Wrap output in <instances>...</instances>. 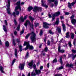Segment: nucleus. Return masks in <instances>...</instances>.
Here are the masks:
<instances>
[{
	"label": "nucleus",
	"mask_w": 76,
	"mask_h": 76,
	"mask_svg": "<svg viewBox=\"0 0 76 76\" xmlns=\"http://www.w3.org/2000/svg\"><path fill=\"white\" fill-rule=\"evenodd\" d=\"M30 35H31V36L30 37V39L31 41L32 42H34L36 41V34L34 33V31H32V32L28 34L27 35L26 37V39H28V37L30 36Z\"/></svg>",
	"instance_id": "f257e3e1"
},
{
	"label": "nucleus",
	"mask_w": 76,
	"mask_h": 76,
	"mask_svg": "<svg viewBox=\"0 0 76 76\" xmlns=\"http://www.w3.org/2000/svg\"><path fill=\"white\" fill-rule=\"evenodd\" d=\"M26 48L24 49V50H27L28 48L31 50L34 49V47L32 46H30L29 45V41H28V42H24L23 45L26 46Z\"/></svg>",
	"instance_id": "f03ea898"
},
{
	"label": "nucleus",
	"mask_w": 76,
	"mask_h": 76,
	"mask_svg": "<svg viewBox=\"0 0 76 76\" xmlns=\"http://www.w3.org/2000/svg\"><path fill=\"white\" fill-rule=\"evenodd\" d=\"M28 25H30V28L31 31H34V24H31V22L29 21V20H26V22L24 24V25L27 28V26Z\"/></svg>",
	"instance_id": "7ed1b4c3"
},
{
	"label": "nucleus",
	"mask_w": 76,
	"mask_h": 76,
	"mask_svg": "<svg viewBox=\"0 0 76 76\" xmlns=\"http://www.w3.org/2000/svg\"><path fill=\"white\" fill-rule=\"evenodd\" d=\"M17 5V7L15 8V13L16 15H19V11H16L18 10V9H19V1L17 2L16 4Z\"/></svg>",
	"instance_id": "20e7f679"
},
{
	"label": "nucleus",
	"mask_w": 76,
	"mask_h": 76,
	"mask_svg": "<svg viewBox=\"0 0 76 76\" xmlns=\"http://www.w3.org/2000/svg\"><path fill=\"white\" fill-rule=\"evenodd\" d=\"M33 10L34 12H37V11L38 12L40 11L41 12L42 10V8L40 7H37L35 6L34 7V8L33 9Z\"/></svg>",
	"instance_id": "39448f33"
},
{
	"label": "nucleus",
	"mask_w": 76,
	"mask_h": 76,
	"mask_svg": "<svg viewBox=\"0 0 76 76\" xmlns=\"http://www.w3.org/2000/svg\"><path fill=\"white\" fill-rule=\"evenodd\" d=\"M10 0H8V4L7 5V12L8 14L9 15H10Z\"/></svg>",
	"instance_id": "423d86ee"
},
{
	"label": "nucleus",
	"mask_w": 76,
	"mask_h": 76,
	"mask_svg": "<svg viewBox=\"0 0 76 76\" xmlns=\"http://www.w3.org/2000/svg\"><path fill=\"white\" fill-rule=\"evenodd\" d=\"M43 26L44 28H45V29H48L49 28V26H48L50 24L46 22H43Z\"/></svg>",
	"instance_id": "0eeeda50"
},
{
	"label": "nucleus",
	"mask_w": 76,
	"mask_h": 76,
	"mask_svg": "<svg viewBox=\"0 0 76 76\" xmlns=\"http://www.w3.org/2000/svg\"><path fill=\"white\" fill-rule=\"evenodd\" d=\"M76 0H75V2H73L71 3L70 2H68V6L69 9H72V6H73L75 5V4L76 3Z\"/></svg>",
	"instance_id": "6e6552de"
},
{
	"label": "nucleus",
	"mask_w": 76,
	"mask_h": 76,
	"mask_svg": "<svg viewBox=\"0 0 76 76\" xmlns=\"http://www.w3.org/2000/svg\"><path fill=\"white\" fill-rule=\"evenodd\" d=\"M27 17V15L25 16L24 17V18L23 16H21L20 18V22H24V20H26Z\"/></svg>",
	"instance_id": "1a4fd4ad"
},
{
	"label": "nucleus",
	"mask_w": 76,
	"mask_h": 76,
	"mask_svg": "<svg viewBox=\"0 0 76 76\" xmlns=\"http://www.w3.org/2000/svg\"><path fill=\"white\" fill-rule=\"evenodd\" d=\"M56 28V31H57L59 34H61V26H57Z\"/></svg>",
	"instance_id": "9d476101"
},
{
	"label": "nucleus",
	"mask_w": 76,
	"mask_h": 76,
	"mask_svg": "<svg viewBox=\"0 0 76 76\" xmlns=\"http://www.w3.org/2000/svg\"><path fill=\"white\" fill-rule=\"evenodd\" d=\"M61 47L60 46V45H59L58 47V52L59 53H64L65 50H61Z\"/></svg>",
	"instance_id": "9b49d317"
},
{
	"label": "nucleus",
	"mask_w": 76,
	"mask_h": 76,
	"mask_svg": "<svg viewBox=\"0 0 76 76\" xmlns=\"http://www.w3.org/2000/svg\"><path fill=\"white\" fill-rule=\"evenodd\" d=\"M61 22L62 23V26L63 28V31H64V32H65L66 31V27L65 24H64L63 23V21H61Z\"/></svg>",
	"instance_id": "f8f14e48"
},
{
	"label": "nucleus",
	"mask_w": 76,
	"mask_h": 76,
	"mask_svg": "<svg viewBox=\"0 0 76 76\" xmlns=\"http://www.w3.org/2000/svg\"><path fill=\"white\" fill-rule=\"evenodd\" d=\"M34 72H35L36 73V75H39V74L41 73V71L39 69L37 70L36 69L35 70Z\"/></svg>",
	"instance_id": "ddd939ff"
},
{
	"label": "nucleus",
	"mask_w": 76,
	"mask_h": 76,
	"mask_svg": "<svg viewBox=\"0 0 76 76\" xmlns=\"http://www.w3.org/2000/svg\"><path fill=\"white\" fill-rule=\"evenodd\" d=\"M66 67H71V68H73V64L72 63L69 64V63L67 64L66 65Z\"/></svg>",
	"instance_id": "4468645a"
},
{
	"label": "nucleus",
	"mask_w": 76,
	"mask_h": 76,
	"mask_svg": "<svg viewBox=\"0 0 76 76\" xmlns=\"http://www.w3.org/2000/svg\"><path fill=\"white\" fill-rule=\"evenodd\" d=\"M24 64H20V70H22L24 69Z\"/></svg>",
	"instance_id": "2eb2a0df"
},
{
	"label": "nucleus",
	"mask_w": 76,
	"mask_h": 76,
	"mask_svg": "<svg viewBox=\"0 0 76 76\" xmlns=\"http://www.w3.org/2000/svg\"><path fill=\"white\" fill-rule=\"evenodd\" d=\"M71 21L73 25H75L76 23V20L75 18H73L71 20Z\"/></svg>",
	"instance_id": "dca6fc26"
},
{
	"label": "nucleus",
	"mask_w": 76,
	"mask_h": 76,
	"mask_svg": "<svg viewBox=\"0 0 76 76\" xmlns=\"http://www.w3.org/2000/svg\"><path fill=\"white\" fill-rule=\"evenodd\" d=\"M33 9V7L32 6H30L28 8V11L31 12V10H32Z\"/></svg>",
	"instance_id": "f3484780"
},
{
	"label": "nucleus",
	"mask_w": 76,
	"mask_h": 76,
	"mask_svg": "<svg viewBox=\"0 0 76 76\" xmlns=\"http://www.w3.org/2000/svg\"><path fill=\"white\" fill-rule=\"evenodd\" d=\"M59 23V18H57L56 19V22L55 23V25H58Z\"/></svg>",
	"instance_id": "a211bd4d"
},
{
	"label": "nucleus",
	"mask_w": 76,
	"mask_h": 76,
	"mask_svg": "<svg viewBox=\"0 0 76 76\" xmlns=\"http://www.w3.org/2000/svg\"><path fill=\"white\" fill-rule=\"evenodd\" d=\"M24 4H25V2H21V4H20V2L19 3V5H20H20H23ZM21 8H20V6H19V11H21Z\"/></svg>",
	"instance_id": "6ab92c4d"
},
{
	"label": "nucleus",
	"mask_w": 76,
	"mask_h": 76,
	"mask_svg": "<svg viewBox=\"0 0 76 76\" xmlns=\"http://www.w3.org/2000/svg\"><path fill=\"white\" fill-rule=\"evenodd\" d=\"M37 75V74L36 73L34 72V70L31 72V76H36Z\"/></svg>",
	"instance_id": "aec40b11"
},
{
	"label": "nucleus",
	"mask_w": 76,
	"mask_h": 76,
	"mask_svg": "<svg viewBox=\"0 0 76 76\" xmlns=\"http://www.w3.org/2000/svg\"><path fill=\"white\" fill-rule=\"evenodd\" d=\"M66 37L67 38H70V36L69 35V32L66 33Z\"/></svg>",
	"instance_id": "412c9836"
},
{
	"label": "nucleus",
	"mask_w": 76,
	"mask_h": 76,
	"mask_svg": "<svg viewBox=\"0 0 76 76\" xmlns=\"http://www.w3.org/2000/svg\"><path fill=\"white\" fill-rule=\"evenodd\" d=\"M3 66H1L0 67V70L1 71V72L2 73H4V71H3Z\"/></svg>",
	"instance_id": "4be33fe9"
},
{
	"label": "nucleus",
	"mask_w": 76,
	"mask_h": 76,
	"mask_svg": "<svg viewBox=\"0 0 76 76\" xmlns=\"http://www.w3.org/2000/svg\"><path fill=\"white\" fill-rule=\"evenodd\" d=\"M71 38H72V39H74V37H75V34H74V33H71Z\"/></svg>",
	"instance_id": "5701e85b"
},
{
	"label": "nucleus",
	"mask_w": 76,
	"mask_h": 76,
	"mask_svg": "<svg viewBox=\"0 0 76 76\" xmlns=\"http://www.w3.org/2000/svg\"><path fill=\"white\" fill-rule=\"evenodd\" d=\"M59 60L61 64H63V59H62V57L61 56L60 57Z\"/></svg>",
	"instance_id": "b1692460"
},
{
	"label": "nucleus",
	"mask_w": 76,
	"mask_h": 76,
	"mask_svg": "<svg viewBox=\"0 0 76 76\" xmlns=\"http://www.w3.org/2000/svg\"><path fill=\"white\" fill-rule=\"evenodd\" d=\"M60 11H59L58 12L55 13V14L56 15V16H58V15H60Z\"/></svg>",
	"instance_id": "393cba45"
},
{
	"label": "nucleus",
	"mask_w": 76,
	"mask_h": 76,
	"mask_svg": "<svg viewBox=\"0 0 76 76\" xmlns=\"http://www.w3.org/2000/svg\"><path fill=\"white\" fill-rule=\"evenodd\" d=\"M28 18L29 19H30L31 20V21H33V20H35V18H32V16H29L28 17Z\"/></svg>",
	"instance_id": "a878e982"
},
{
	"label": "nucleus",
	"mask_w": 76,
	"mask_h": 76,
	"mask_svg": "<svg viewBox=\"0 0 76 76\" xmlns=\"http://www.w3.org/2000/svg\"><path fill=\"white\" fill-rule=\"evenodd\" d=\"M32 63H29L28 64V66H29L30 69H32Z\"/></svg>",
	"instance_id": "bb28decb"
},
{
	"label": "nucleus",
	"mask_w": 76,
	"mask_h": 76,
	"mask_svg": "<svg viewBox=\"0 0 76 76\" xmlns=\"http://www.w3.org/2000/svg\"><path fill=\"white\" fill-rule=\"evenodd\" d=\"M54 4H55V6H57L58 4V1H57V0H55L54 2Z\"/></svg>",
	"instance_id": "cd10ccee"
},
{
	"label": "nucleus",
	"mask_w": 76,
	"mask_h": 76,
	"mask_svg": "<svg viewBox=\"0 0 76 76\" xmlns=\"http://www.w3.org/2000/svg\"><path fill=\"white\" fill-rule=\"evenodd\" d=\"M3 30H4L5 32H7V29H6V26L4 25H3Z\"/></svg>",
	"instance_id": "c85d7f7f"
},
{
	"label": "nucleus",
	"mask_w": 76,
	"mask_h": 76,
	"mask_svg": "<svg viewBox=\"0 0 76 76\" xmlns=\"http://www.w3.org/2000/svg\"><path fill=\"white\" fill-rule=\"evenodd\" d=\"M19 50L20 51V52H21V51H22L23 50L22 46V45H19Z\"/></svg>",
	"instance_id": "c756f323"
},
{
	"label": "nucleus",
	"mask_w": 76,
	"mask_h": 76,
	"mask_svg": "<svg viewBox=\"0 0 76 76\" xmlns=\"http://www.w3.org/2000/svg\"><path fill=\"white\" fill-rule=\"evenodd\" d=\"M5 45L6 47H9V42L7 41L5 42Z\"/></svg>",
	"instance_id": "7c9ffc66"
},
{
	"label": "nucleus",
	"mask_w": 76,
	"mask_h": 76,
	"mask_svg": "<svg viewBox=\"0 0 76 76\" xmlns=\"http://www.w3.org/2000/svg\"><path fill=\"white\" fill-rule=\"evenodd\" d=\"M29 57V52H27L26 53V56H25V57L27 58H28V57Z\"/></svg>",
	"instance_id": "2f4dec72"
},
{
	"label": "nucleus",
	"mask_w": 76,
	"mask_h": 76,
	"mask_svg": "<svg viewBox=\"0 0 76 76\" xmlns=\"http://www.w3.org/2000/svg\"><path fill=\"white\" fill-rule=\"evenodd\" d=\"M34 24H35V25H34L35 28H37V27L38 26H39V24L38 23H34Z\"/></svg>",
	"instance_id": "473e14b6"
},
{
	"label": "nucleus",
	"mask_w": 76,
	"mask_h": 76,
	"mask_svg": "<svg viewBox=\"0 0 76 76\" xmlns=\"http://www.w3.org/2000/svg\"><path fill=\"white\" fill-rule=\"evenodd\" d=\"M17 50L15 49V56L16 57H17V56H18V53H17Z\"/></svg>",
	"instance_id": "72a5a7b5"
},
{
	"label": "nucleus",
	"mask_w": 76,
	"mask_h": 76,
	"mask_svg": "<svg viewBox=\"0 0 76 76\" xmlns=\"http://www.w3.org/2000/svg\"><path fill=\"white\" fill-rule=\"evenodd\" d=\"M42 34H43V31H42V30H41L39 34L40 36H42Z\"/></svg>",
	"instance_id": "f704fd0d"
},
{
	"label": "nucleus",
	"mask_w": 76,
	"mask_h": 76,
	"mask_svg": "<svg viewBox=\"0 0 76 76\" xmlns=\"http://www.w3.org/2000/svg\"><path fill=\"white\" fill-rule=\"evenodd\" d=\"M57 60L56 58H55L53 60V63H56L57 62Z\"/></svg>",
	"instance_id": "c9c22d12"
},
{
	"label": "nucleus",
	"mask_w": 76,
	"mask_h": 76,
	"mask_svg": "<svg viewBox=\"0 0 76 76\" xmlns=\"http://www.w3.org/2000/svg\"><path fill=\"white\" fill-rule=\"evenodd\" d=\"M15 61H16V59H14L12 62V66H13V64H14V63L15 62Z\"/></svg>",
	"instance_id": "e433bc0d"
},
{
	"label": "nucleus",
	"mask_w": 76,
	"mask_h": 76,
	"mask_svg": "<svg viewBox=\"0 0 76 76\" xmlns=\"http://www.w3.org/2000/svg\"><path fill=\"white\" fill-rule=\"evenodd\" d=\"M68 45L70 47H72V43H71V42L69 41L68 42Z\"/></svg>",
	"instance_id": "4c0bfd02"
},
{
	"label": "nucleus",
	"mask_w": 76,
	"mask_h": 76,
	"mask_svg": "<svg viewBox=\"0 0 76 76\" xmlns=\"http://www.w3.org/2000/svg\"><path fill=\"white\" fill-rule=\"evenodd\" d=\"M64 68V67H63V66H61L59 67V69H58L59 70H61V69H63Z\"/></svg>",
	"instance_id": "58836bf2"
},
{
	"label": "nucleus",
	"mask_w": 76,
	"mask_h": 76,
	"mask_svg": "<svg viewBox=\"0 0 76 76\" xmlns=\"http://www.w3.org/2000/svg\"><path fill=\"white\" fill-rule=\"evenodd\" d=\"M48 48L46 47L45 48V52H47L48 51Z\"/></svg>",
	"instance_id": "ea45409f"
},
{
	"label": "nucleus",
	"mask_w": 76,
	"mask_h": 76,
	"mask_svg": "<svg viewBox=\"0 0 76 76\" xmlns=\"http://www.w3.org/2000/svg\"><path fill=\"white\" fill-rule=\"evenodd\" d=\"M25 31V30L24 29H23V30L21 31L20 32V35H22V34H23L24 33V32Z\"/></svg>",
	"instance_id": "a19ab883"
},
{
	"label": "nucleus",
	"mask_w": 76,
	"mask_h": 76,
	"mask_svg": "<svg viewBox=\"0 0 76 76\" xmlns=\"http://www.w3.org/2000/svg\"><path fill=\"white\" fill-rule=\"evenodd\" d=\"M49 32L50 34H51V35L54 34V33L51 30L49 31Z\"/></svg>",
	"instance_id": "79ce46f5"
},
{
	"label": "nucleus",
	"mask_w": 76,
	"mask_h": 76,
	"mask_svg": "<svg viewBox=\"0 0 76 76\" xmlns=\"http://www.w3.org/2000/svg\"><path fill=\"white\" fill-rule=\"evenodd\" d=\"M73 45L74 46H76V39H74V40L73 42Z\"/></svg>",
	"instance_id": "37998d69"
},
{
	"label": "nucleus",
	"mask_w": 76,
	"mask_h": 76,
	"mask_svg": "<svg viewBox=\"0 0 76 76\" xmlns=\"http://www.w3.org/2000/svg\"><path fill=\"white\" fill-rule=\"evenodd\" d=\"M75 18V15H72V16H71L69 18L70 19H73V18Z\"/></svg>",
	"instance_id": "c03bdc74"
},
{
	"label": "nucleus",
	"mask_w": 76,
	"mask_h": 76,
	"mask_svg": "<svg viewBox=\"0 0 76 76\" xmlns=\"http://www.w3.org/2000/svg\"><path fill=\"white\" fill-rule=\"evenodd\" d=\"M72 51L73 53H76V50L72 49Z\"/></svg>",
	"instance_id": "a18cd8bd"
},
{
	"label": "nucleus",
	"mask_w": 76,
	"mask_h": 76,
	"mask_svg": "<svg viewBox=\"0 0 76 76\" xmlns=\"http://www.w3.org/2000/svg\"><path fill=\"white\" fill-rule=\"evenodd\" d=\"M55 1V0H48V1L49 2H54Z\"/></svg>",
	"instance_id": "49530a36"
},
{
	"label": "nucleus",
	"mask_w": 76,
	"mask_h": 76,
	"mask_svg": "<svg viewBox=\"0 0 76 76\" xmlns=\"http://www.w3.org/2000/svg\"><path fill=\"white\" fill-rule=\"evenodd\" d=\"M33 67L34 69H36V67H37V65H35V64L33 65Z\"/></svg>",
	"instance_id": "de8ad7c7"
},
{
	"label": "nucleus",
	"mask_w": 76,
	"mask_h": 76,
	"mask_svg": "<svg viewBox=\"0 0 76 76\" xmlns=\"http://www.w3.org/2000/svg\"><path fill=\"white\" fill-rule=\"evenodd\" d=\"M12 15H13L14 17H16V15L15 14V12H13Z\"/></svg>",
	"instance_id": "09e8293b"
},
{
	"label": "nucleus",
	"mask_w": 76,
	"mask_h": 76,
	"mask_svg": "<svg viewBox=\"0 0 76 76\" xmlns=\"http://www.w3.org/2000/svg\"><path fill=\"white\" fill-rule=\"evenodd\" d=\"M14 23L15 24V25H17V24L18 23H17V22H16L15 19H14Z\"/></svg>",
	"instance_id": "8fccbe9b"
},
{
	"label": "nucleus",
	"mask_w": 76,
	"mask_h": 76,
	"mask_svg": "<svg viewBox=\"0 0 76 76\" xmlns=\"http://www.w3.org/2000/svg\"><path fill=\"white\" fill-rule=\"evenodd\" d=\"M65 41V40H63V38H62L60 40V42H64Z\"/></svg>",
	"instance_id": "3c124183"
},
{
	"label": "nucleus",
	"mask_w": 76,
	"mask_h": 76,
	"mask_svg": "<svg viewBox=\"0 0 76 76\" xmlns=\"http://www.w3.org/2000/svg\"><path fill=\"white\" fill-rule=\"evenodd\" d=\"M76 57V54L75 55H74L72 57V59L73 60H74V59H75V58Z\"/></svg>",
	"instance_id": "603ef678"
},
{
	"label": "nucleus",
	"mask_w": 76,
	"mask_h": 76,
	"mask_svg": "<svg viewBox=\"0 0 76 76\" xmlns=\"http://www.w3.org/2000/svg\"><path fill=\"white\" fill-rule=\"evenodd\" d=\"M50 41L48 40V42H47V44L48 45H50Z\"/></svg>",
	"instance_id": "864d4df0"
},
{
	"label": "nucleus",
	"mask_w": 76,
	"mask_h": 76,
	"mask_svg": "<svg viewBox=\"0 0 76 76\" xmlns=\"http://www.w3.org/2000/svg\"><path fill=\"white\" fill-rule=\"evenodd\" d=\"M4 23L6 25H7V20H4Z\"/></svg>",
	"instance_id": "5fc2aeb1"
},
{
	"label": "nucleus",
	"mask_w": 76,
	"mask_h": 76,
	"mask_svg": "<svg viewBox=\"0 0 76 76\" xmlns=\"http://www.w3.org/2000/svg\"><path fill=\"white\" fill-rule=\"evenodd\" d=\"M51 42H54V39H53V38L52 37L51 38Z\"/></svg>",
	"instance_id": "6e6d98bb"
},
{
	"label": "nucleus",
	"mask_w": 76,
	"mask_h": 76,
	"mask_svg": "<svg viewBox=\"0 0 76 76\" xmlns=\"http://www.w3.org/2000/svg\"><path fill=\"white\" fill-rule=\"evenodd\" d=\"M62 76V75L59 74H57L55 75V76Z\"/></svg>",
	"instance_id": "4d7b16f0"
},
{
	"label": "nucleus",
	"mask_w": 76,
	"mask_h": 76,
	"mask_svg": "<svg viewBox=\"0 0 76 76\" xmlns=\"http://www.w3.org/2000/svg\"><path fill=\"white\" fill-rule=\"evenodd\" d=\"M48 16L50 18H52V16H51V14H48Z\"/></svg>",
	"instance_id": "13d9d810"
},
{
	"label": "nucleus",
	"mask_w": 76,
	"mask_h": 76,
	"mask_svg": "<svg viewBox=\"0 0 76 76\" xmlns=\"http://www.w3.org/2000/svg\"><path fill=\"white\" fill-rule=\"evenodd\" d=\"M65 14L66 15H70V13L66 12L65 13Z\"/></svg>",
	"instance_id": "bf43d9fd"
},
{
	"label": "nucleus",
	"mask_w": 76,
	"mask_h": 76,
	"mask_svg": "<svg viewBox=\"0 0 76 76\" xmlns=\"http://www.w3.org/2000/svg\"><path fill=\"white\" fill-rule=\"evenodd\" d=\"M60 19H64V17L62 16H60Z\"/></svg>",
	"instance_id": "052dcab7"
},
{
	"label": "nucleus",
	"mask_w": 76,
	"mask_h": 76,
	"mask_svg": "<svg viewBox=\"0 0 76 76\" xmlns=\"http://www.w3.org/2000/svg\"><path fill=\"white\" fill-rule=\"evenodd\" d=\"M12 44H13L14 45H15V40L14 39L13 40Z\"/></svg>",
	"instance_id": "680f3d73"
},
{
	"label": "nucleus",
	"mask_w": 76,
	"mask_h": 76,
	"mask_svg": "<svg viewBox=\"0 0 76 76\" xmlns=\"http://www.w3.org/2000/svg\"><path fill=\"white\" fill-rule=\"evenodd\" d=\"M56 14H53L52 15V17L56 18Z\"/></svg>",
	"instance_id": "e2e57ef3"
},
{
	"label": "nucleus",
	"mask_w": 76,
	"mask_h": 76,
	"mask_svg": "<svg viewBox=\"0 0 76 76\" xmlns=\"http://www.w3.org/2000/svg\"><path fill=\"white\" fill-rule=\"evenodd\" d=\"M68 26H69V27H70V28H73V27L70 25H68Z\"/></svg>",
	"instance_id": "0e129e2a"
},
{
	"label": "nucleus",
	"mask_w": 76,
	"mask_h": 76,
	"mask_svg": "<svg viewBox=\"0 0 76 76\" xmlns=\"http://www.w3.org/2000/svg\"><path fill=\"white\" fill-rule=\"evenodd\" d=\"M47 67L48 68H49V67H50V64L49 63H48L47 64Z\"/></svg>",
	"instance_id": "69168bd1"
},
{
	"label": "nucleus",
	"mask_w": 76,
	"mask_h": 76,
	"mask_svg": "<svg viewBox=\"0 0 76 76\" xmlns=\"http://www.w3.org/2000/svg\"><path fill=\"white\" fill-rule=\"evenodd\" d=\"M55 18H56L55 17H52V21H53V20H54V19H55Z\"/></svg>",
	"instance_id": "338daca9"
},
{
	"label": "nucleus",
	"mask_w": 76,
	"mask_h": 76,
	"mask_svg": "<svg viewBox=\"0 0 76 76\" xmlns=\"http://www.w3.org/2000/svg\"><path fill=\"white\" fill-rule=\"evenodd\" d=\"M43 69V66H41L40 67V70H42Z\"/></svg>",
	"instance_id": "774afa93"
}]
</instances>
